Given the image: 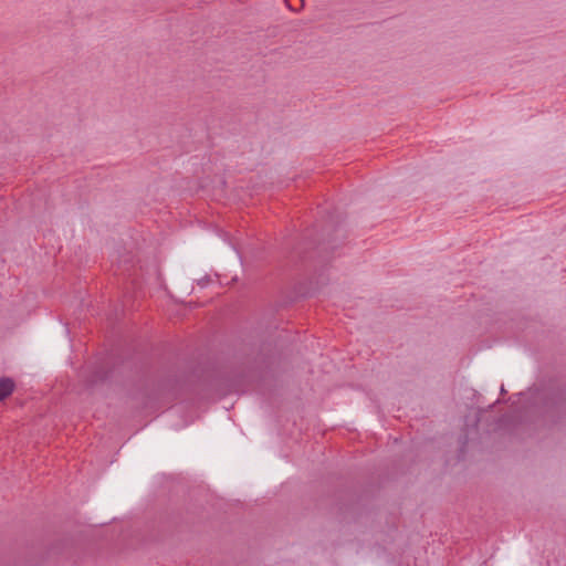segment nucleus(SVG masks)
Returning <instances> with one entry per match:
<instances>
[{
	"label": "nucleus",
	"instance_id": "obj_1",
	"mask_svg": "<svg viewBox=\"0 0 566 566\" xmlns=\"http://www.w3.org/2000/svg\"><path fill=\"white\" fill-rule=\"evenodd\" d=\"M14 389L12 379L3 377L0 379V401L9 397Z\"/></svg>",
	"mask_w": 566,
	"mask_h": 566
}]
</instances>
